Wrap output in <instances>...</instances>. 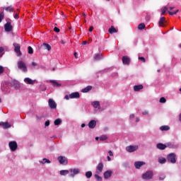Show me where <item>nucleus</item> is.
<instances>
[{"instance_id": "obj_38", "label": "nucleus", "mask_w": 181, "mask_h": 181, "mask_svg": "<svg viewBox=\"0 0 181 181\" xmlns=\"http://www.w3.org/2000/svg\"><path fill=\"white\" fill-rule=\"evenodd\" d=\"M28 53L29 54H33V48L30 46L28 47Z\"/></svg>"}, {"instance_id": "obj_14", "label": "nucleus", "mask_w": 181, "mask_h": 181, "mask_svg": "<svg viewBox=\"0 0 181 181\" xmlns=\"http://www.w3.org/2000/svg\"><path fill=\"white\" fill-rule=\"evenodd\" d=\"M156 146L158 149H160V151H163L166 149V148H168V146H166V144H163L162 143L157 144Z\"/></svg>"}, {"instance_id": "obj_42", "label": "nucleus", "mask_w": 181, "mask_h": 181, "mask_svg": "<svg viewBox=\"0 0 181 181\" xmlns=\"http://www.w3.org/2000/svg\"><path fill=\"white\" fill-rule=\"evenodd\" d=\"M4 18H5V14H4V13H0V23L2 22Z\"/></svg>"}, {"instance_id": "obj_55", "label": "nucleus", "mask_w": 181, "mask_h": 181, "mask_svg": "<svg viewBox=\"0 0 181 181\" xmlns=\"http://www.w3.org/2000/svg\"><path fill=\"white\" fill-rule=\"evenodd\" d=\"M32 66H33L35 67V66H37V63L32 62Z\"/></svg>"}, {"instance_id": "obj_50", "label": "nucleus", "mask_w": 181, "mask_h": 181, "mask_svg": "<svg viewBox=\"0 0 181 181\" xmlns=\"http://www.w3.org/2000/svg\"><path fill=\"white\" fill-rule=\"evenodd\" d=\"M14 18L15 19H19V15L18 13L15 14Z\"/></svg>"}, {"instance_id": "obj_59", "label": "nucleus", "mask_w": 181, "mask_h": 181, "mask_svg": "<svg viewBox=\"0 0 181 181\" xmlns=\"http://www.w3.org/2000/svg\"><path fill=\"white\" fill-rule=\"evenodd\" d=\"M107 160L110 162L111 160V157L107 156Z\"/></svg>"}, {"instance_id": "obj_30", "label": "nucleus", "mask_w": 181, "mask_h": 181, "mask_svg": "<svg viewBox=\"0 0 181 181\" xmlns=\"http://www.w3.org/2000/svg\"><path fill=\"white\" fill-rule=\"evenodd\" d=\"M94 60H101V59H103L102 55L100 54H96L94 57H93Z\"/></svg>"}, {"instance_id": "obj_48", "label": "nucleus", "mask_w": 181, "mask_h": 181, "mask_svg": "<svg viewBox=\"0 0 181 181\" xmlns=\"http://www.w3.org/2000/svg\"><path fill=\"white\" fill-rule=\"evenodd\" d=\"M45 127H49V125H50V121L47 120L45 123Z\"/></svg>"}, {"instance_id": "obj_63", "label": "nucleus", "mask_w": 181, "mask_h": 181, "mask_svg": "<svg viewBox=\"0 0 181 181\" xmlns=\"http://www.w3.org/2000/svg\"><path fill=\"white\" fill-rule=\"evenodd\" d=\"M173 9H175V7H170V11H172Z\"/></svg>"}, {"instance_id": "obj_31", "label": "nucleus", "mask_w": 181, "mask_h": 181, "mask_svg": "<svg viewBox=\"0 0 181 181\" xmlns=\"http://www.w3.org/2000/svg\"><path fill=\"white\" fill-rule=\"evenodd\" d=\"M158 162L159 163H161V164L166 163V158L163 157H160L158 158Z\"/></svg>"}, {"instance_id": "obj_2", "label": "nucleus", "mask_w": 181, "mask_h": 181, "mask_svg": "<svg viewBox=\"0 0 181 181\" xmlns=\"http://www.w3.org/2000/svg\"><path fill=\"white\" fill-rule=\"evenodd\" d=\"M142 177L144 180H151L153 177V171L148 170L146 172L142 175Z\"/></svg>"}, {"instance_id": "obj_45", "label": "nucleus", "mask_w": 181, "mask_h": 181, "mask_svg": "<svg viewBox=\"0 0 181 181\" xmlns=\"http://www.w3.org/2000/svg\"><path fill=\"white\" fill-rule=\"evenodd\" d=\"M54 31H55L56 33H60V29L57 27H54Z\"/></svg>"}, {"instance_id": "obj_44", "label": "nucleus", "mask_w": 181, "mask_h": 181, "mask_svg": "<svg viewBox=\"0 0 181 181\" xmlns=\"http://www.w3.org/2000/svg\"><path fill=\"white\" fill-rule=\"evenodd\" d=\"M139 60H141V62H143V63H145V62H146V60L145 59V57H139Z\"/></svg>"}, {"instance_id": "obj_41", "label": "nucleus", "mask_w": 181, "mask_h": 181, "mask_svg": "<svg viewBox=\"0 0 181 181\" xmlns=\"http://www.w3.org/2000/svg\"><path fill=\"white\" fill-rule=\"evenodd\" d=\"M160 103L165 104V103H166V98L162 97L160 98Z\"/></svg>"}, {"instance_id": "obj_13", "label": "nucleus", "mask_w": 181, "mask_h": 181, "mask_svg": "<svg viewBox=\"0 0 181 181\" xmlns=\"http://www.w3.org/2000/svg\"><path fill=\"white\" fill-rule=\"evenodd\" d=\"M143 165H145L144 161H136L134 163L136 169H141V166H143Z\"/></svg>"}, {"instance_id": "obj_11", "label": "nucleus", "mask_w": 181, "mask_h": 181, "mask_svg": "<svg viewBox=\"0 0 181 181\" xmlns=\"http://www.w3.org/2000/svg\"><path fill=\"white\" fill-rule=\"evenodd\" d=\"M4 29L6 32H11L13 29L12 24L10 22H7L4 25Z\"/></svg>"}, {"instance_id": "obj_20", "label": "nucleus", "mask_w": 181, "mask_h": 181, "mask_svg": "<svg viewBox=\"0 0 181 181\" xmlns=\"http://www.w3.org/2000/svg\"><path fill=\"white\" fill-rule=\"evenodd\" d=\"M103 169H104V164L103 163H100L97 166V170H98L99 173L103 172Z\"/></svg>"}, {"instance_id": "obj_18", "label": "nucleus", "mask_w": 181, "mask_h": 181, "mask_svg": "<svg viewBox=\"0 0 181 181\" xmlns=\"http://www.w3.org/2000/svg\"><path fill=\"white\" fill-rule=\"evenodd\" d=\"M108 32H109V33H110V35H112L113 33H118V30H116L115 27H114V25H112L108 29Z\"/></svg>"}, {"instance_id": "obj_57", "label": "nucleus", "mask_w": 181, "mask_h": 181, "mask_svg": "<svg viewBox=\"0 0 181 181\" xmlns=\"http://www.w3.org/2000/svg\"><path fill=\"white\" fill-rule=\"evenodd\" d=\"M61 43H62V45H65V44H66V42H65L63 40H61Z\"/></svg>"}, {"instance_id": "obj_8", "label": "nucleus", "mask_w": 181, "mask_h": 181, "mask_svg": "<svg viewBox=\"0 0 181 181\" xmlns=\"http://www.w3.org/2000/svg\"><path fill=\"white\" fill-rule=\"evenodd\" d=\"M48 104H49V108H52V110H54L57 107L56 102H54L53 99H49L48 101Z\"/></svg>"}, {"instance_id": "obj_16", "label": "nucleus", "mask_w": 181, "mask_h": 181, "mask_svg": "<svg viewBox=\"0 0 181 181\" xmlns=\"http://www.w3.org/2000/svg\"><path fill=\"white\" fill-rule=\"evenodd\" d=\"M0 126L4 127V128L5 129H8V128H11V124L8 122H0Z\"/></svg>"}, {"instance_id": "obj_43", "label": "nucleus", "mask_w": 181, "mask_h": 181, "mask_svg": "<svg viewBox=\"0 0 181 181\" xmlns=\"http://www.w3.org/2000/svg\"><path fill=\"white\" fill-rule=\"evenodd\" d=\"M177 12H179V10H177L174 12L168 11V13H169V15L173 16V15H176V13H177Z\"/></svg>"}, {"instance_id": "obj_47", "label": "nucleus", "mask_w": 181, "mask_h": 181, "mask_svg": "<svg viewBox=\"0 0 181 181\" xmlns=\"http://www.w3.org/2000/svg\"><path fill=\"white\" fill-rule=\"evenodd\" d=\"M166 178V175H162L161 177H159V180H165Z\"/></svg>"}, {"instance_id": "obj_56", "label": "nucleus", "mask_w": 181, "mask_h": 181, "mask_svg": "<svg viewBox=\"0 0 181 181\" xmlns=\"http://www.w3.org/2000/svg\"><path fill=\"white\" fill-rule=\"evenodd\" d=\"M108 153H109L110 156H112V155H113L112 151H108Z\"/></svg>"}, {"instance_id": "obj_32", "label": "nucleus", "mask_w": 181, "mask_h": 181, "mask_svg": "<svg viewBox=\"0 0 181 181\" xmlns=\"http://www.w3.org/2000/svg\"><path fill=\"white\" fill-rule=\"evenodd\" d=\"M138 29L139 30H144V29H145V23H140L138 26Z\"/></svg>"}, {"instance_id": "obj_19", "label": "nucleus", "mask_w": 181, "mask_h": 181, "mask_svg": "<svg viewBox=\"0 0 181 181\" xmlns=\"http://www.w3.org/2000/svg\"><path fill=\"white\" fill-rule=\"evenodd\" d=\"M24 81L26 83V84H30V85L33 86V84H35V81H33V80L30 79V78H25L24 79Z\"/></svg>"}, {"instance_id": "obj_6", "label": "nucleus", "mask_w": 181, "mask_h": 181, "mask_svg": "<svg viewBox=\"0 0 181 181\" xmlns=\"http://www.w3.org/2000/svg\"><path fill=\"white\" fill-rule=\"evenodd\" d=\"M8 146L12 152H15V151L18 149V143H16V141H10L8 144Z\"/></svg>"}, {"instance_id": "obj_60", "label": "nucleus", "mask_w": 181, "mask_h": 181, "mask_svg": "<svg viewBox=\"0 0 181 181\" xmlns=\"http://www.w3.org/2000/svg\"><path fill=\"white\" fill-rule=\"evenodd\" d=\"M86 43H87V41H83V42H82V45H86Z\"/></svg>"}, {"instance_id": "obj_58", "label": "nucleus", "mask_w": 181, "mask_h": 181, "mask_svg": "<svg viewBox=\"0 0 181 181\" xmlns=\"http://www.w3.org/2000/svg\"><path fill=\"white\" fill-rule=\"evenodd\" d=\"M136 122H139V117H136Z\"/></svg>"}, {"instance_id": "obj_4", "label": "nucleus", "mask_w": 181, "mask_h": 181, "mask_svg": "<svg viewBox=\"0 0 181 181\" xmlns=\"http://www.w3.org/2000/svg\"><path fill=\"white\" fill-rule=\"evenodd\" d=\"M70 98H80V93L74 92L65 96V100H69Z\"/></svg>"}, {"instance_id": "obj_51", "label": "nucleus", "mask_w": 181, "mask_h": 181, "mask_svg": "<svg viewBox=\"0 0 181 181\" xmlns=\"http://www.w3.org/2000/svg\"><path fill=\"white\" fill-rule=\"evenodd\" d=\"M148 111H144L142 112L143 115H148Z\"/></svg>"}, {"instance_id": "obj_24", "label": "nucleus", "mask_w": 181, "mask_h": 181, "mask_svg": "<svg viewBox=\"0 0 181 181\" xmlns=\"http://www.w3.org/2000/svg\"><path fill=\"white\" fill-rule=\"evenodd\" d=\"M93 89V86H88L86 88L82 89V93H88V91H91Z\"/></svg>"}, {"instance_id": "obj_17", "label": "nucleus", "mask_w": 181, "mask_h": 181, "mask_svg": "<svg viewBox=\"0 0 181 181\" xmlns=\"http://www.w3.org/2000/svg\"><path fill=\"white\" fill-rule=\"evenodd\" d=\"M112 175V171L111 170H107L103 174L105 179H109V177H111Z\"/></svg>"}, {"instance_id": "obj_39", "label": "nucleus", "mask_w": 181, "mask_h": 181, "mask_svg": "<svg viewBox=\"0 0 181 181\" xmlns=\"http://www.w3.org/2000/svg\"><path fill=\"white\" fill-rule=\"evenodd\" d=\"M14 87L16 88H19V87H21V84H19V82L18 81H14Z\"/></svg>"}, {"instance_id": "obj_52", "label": "nucleus", "mask_w": 181, "mask_h": 181, "mask_svg": "<svg viewBox=\"0 0 181 181\" xmlns=\"http://www.w3.org/2000/svg\"><path fill=\"white\" fill-rule=\"evenodd\" d=\"M166 146L168 147H169V148H172V144H170V143H168L167 144H166Z\"/></svg>"}, {"instance_id": "obj_40", "label": "nucleus", "mask_w": 181, "mask_h": 181, "mask_svg": "<svg viewBox=\"0 0 181 181\" xmlns=\"http://www.w3.org/2000/svg\"><path fill=\"white\" fill-rule=\"evenodd\" d=\"M166 11H168V7L164 6L163 10H162L161 15H165V13H166Z\"/></svg>"}, {"instance_id": "obj_28", "label": "nucleus", "mask_w": 181, "mask_h": 181, "mask_svg": "<svg viewBox=\"0 0 181 181\" xmlns=\"http://www.w3.org/2000/svg\"><path fill=\"white\" fill-rule=\"evenodd\" d=\"M5 11H6L7 12H13V11H15V8H13V7H12L11 6H9L8 7H6Z\"/></svg>"}, {"instance_id": "obj_33", "label": "nucleus", "mask_w": 181, "mask_h": 181, "mask_svg": "<svg viewBox=\"0 0 181 181\" xmlns=\"http://www.w3.org/2000/svg\"><path fill=\"white\" fill-rule=\"evenodd\" d=\"M54 125L57 126V125H60V124H62V119H55V121L54 122Z\"/></svg>"}, {"instance_id": "obj_54", "label": "nucleus", "mask_w": 181, "mask_h": 181, "mask_svg": "<svg viewBox=\"0 0 181 181\" xmlns=\"http://www.w3.org/2000/svg\"><path fill=\"white\" fill-rule=\"evenodd\" d=\"M130 119H132V118H135V115L132 114L129 117Z\"/></svg>"}, {"instance_id": "obj_3", "label": "nucleus", "mask_w": 181, "mask_h": 181, "mask_svg": "<svg viewBox=\"0 0 181 181\" xmlns=\"http://www.w3.org/2000/svg\"><path fill=\"white\" fill-rule=\"evenodd\" d=\"M167 160L170 163H176V154L175 153H171L168 155Z\"/></svg>"}, {"instance_id": "obj_1", "label": "nucleus", "mask_w": 181, "mask_h": 181, "mask_svg": "<svg viewBox=\"0 0 181 181\" xmlns=\"http://www.w3.org/2000/svg\"><path fill=\"white\" fill-rule=\"evenodd\" d=\"M18 70H21L23 73H28V66L23 61H18L17 63Z\"/></svg>"}, {"instance_id": "obj_53", "label": "nucleus", "mask_w": 181, "mask_h": 181, "mask_svg": "<svg viewBox=\"0 0 181 181\" xmlns=\"http://www.w3.org/2000/svg\"><path fill=\"white\" fill-rule=\"evenodd\" d=\"M94 29V28L93 27V26H90V28H89V32H93V30Z\"/></svg>"}, {"instance_id": "obj_46", "label": "nucleus", "mask_w": 181, "mask_h": 181, "mask_svg": "<svg viewBox=\"0 0 181 181\" xmlns=\"http://www.w3.org/2000/svg\"><path fill=\"white\" fill-rule=\"evenodd\" d=\"M4 66H0V74H2V73H4Z\"/></svg>"}, {"instance_id": "obj_7", "label": "nucleus", "mask_w": 181, "mask_h": 181, "mask_svg": "<svg viewBox=\"0 0 181 181\" xmlns=\"http://www.w3.org/2000/svg\"><path fill=\"white\" fill-rule=\"evenodd\" d=\"M138 146H129L126 147V151L127 152H135V151H138Z\"/></svg>"}, {"instance_id": "obj_27", "label": "nucleus", "mask_w": 181, "mask_h": 181, "mask_svg": "<svg viewBox=\"0 0 181 181\" xmlns=\"http://www.w3.org/2000/svg\"><path fill=\"white\" fill-rule=\"evenodd\" d=\"M69 171L68 170H62L60 171V175L62 176H66V175H69Z\"/></svg>"}, {"instance_id": "obj_36", "label": "nucleus", "mask_w": 181, "mask_h": 181, "mask_svg": "<svg viewBox=\"0 0 181 181\" xmlns=\"http://www.w3.org/2000/svg\"><path fill=\"white\" fill-rule=\"evenodd\" d=\"M108 139V137H107V136H105V135H103L99 138L100 141H106V139Z\"/></svg>"}, {"instance_id": "obj_35", "label": "nucleus", "mask_w": 181, "mask_h": 181, "mask_svg": "<svg viewBox=\"0 0 181 181\" xmlns=\"http://www.w3.org/2000/svg\"><path fill=\"white\" fill-rule=\"evenodd\" d=\"M86 176L88 177V179H90V177L93 176V173L91 171H88L86 173Z\"/></svg>"}, {"instance_id": "obj_37", "label": "nucleus", "mask_w": 181, "mask_h": 181, "mask_svg": "<svg viewBox=\"0 0 181 181\" xmlns=\"http://www.w3.org/2000/svg\"><path fill=\"white\" fill-rule=\"evenodd\" d=\"M95 177L96 180H98V181H103V177H101L98 174L95 175Z\"/></svg>"}, {"instance_id": "obj_29", "label": "nucleus", "mask_w": 181, "mask_h": 181, "mask_svg": "<svg viewBox=\"0 0 181 181\" xmlns=\"http://www.w3.org/2000/svg\"><path fill=\"white\" fill-rule=\"evenodd\" d=\"M92 105L93 107H94V108H98V107H100V102L98 101L93 102Z\"/></svg>"}, {"instance_id": "obj_34", "label": "nucleus", "mask_w": 181, "mask_h": 181, "mask_svg": "<svg viewBox=\"0 0 181 181\" xmlns=\"http://www.w3.org/2000/svg\"><path fill=\"white\" fill-rule=\"evenodd\" d=\"M40 163L45 164V163H50V160L47 158H44L42 160L40 161Z\"/></svg>"}, {"instance_id": "obj_62", "label": "nucleus", "mask_w": 181, "mask_h": 181, "mask_svg": "<svg viewBox=\"0 0 181 181\" xmlns=\"http://www.w3.org/2000/svg\"><path fill=\"white\" fill-rule=\"evenodd\" d=\"M74 56H75L76 59H77V52H74Z\"/></svg>"}, {"instance_id": "obj_61", "label": "nucleus", "mask_w": 181, "mask_h": 181, "mask_svg": "<svg viewBox=\"0 0 181 181\" xmlns=\"http://www.w3.org/2000/svg\"><path fill=\"white\" fill-rule=\"evenodd\" d=\"M84 127H86V124H81V128H84Z\"/></svg>"}, {"instance_id": "obj_12", "label": "nucleus", "mask_w": 181, "mask_h": 181, "mask_svg": "<svg viewBox=\"0 0 181 181\" xmlns=\"http://www.w3.org/2000/svg\"><path fill=\"white\" fill-rule=\"evenodd\" d=\"M58 160L61 165H67L68 162H67V158H66V157L59 156Z\"/></svg>"}, {"instance_id": "obj_26", "label": "nucleus", "mask_w": 181, "mask_h": 181, "mask_svg": "<svg viewBox=\"0 0 181 181\" xmlns=\"http://www.w3.org/2000/svg\"><path fill=\"white\" fill-rule=\"evenodd\" d=\"M160 131H169L170 129V127L168 125L161 126L160 127Z\"/></svg>"}, {"instance_id": "obj_49", "label": "nucleus", "mask_w": 181, "mask_h": 181, "mask_svg": "<svg viewBox=\"0 0 181 181\" xmlns=\"http://www.w3.org/2000/svg\"><path fill=\"white\" fill-rule=\"evenodd\" d=\"M5 50V49L2 47H0V54L2 53V52H4Z\"/></svg>"}, {"instance_id": "obj_23", "label": "nucleus", "mask_w": 181, "mask_h": 181, "mask_svg": "<svg viewBox=\"0 0 181 181\" xmlns=\"http://www.w3.org/2000/svg\"><path fill=\"white\" fill-rule=\"evenodd\" d=\"M144 88L143 85H136L134 86V91H140V90H142Z\"/></svg>"}, {"instance_id": "obj_9", "label": "nucleus", "mask_w": 181, "mask_h": 181, "mask_svg": "<svg viewBox=\"0 0 181 181\" xmlns=\"http://www.w3.org/2000/svg\"><path fill=\"white\" fill-rule=\"evenodd\" d=\"M70 172H71V174H70L71 177H74L75 175H78V173H80V169H78V168H74V169L71 168Z\"/></svg>"}, {"instance_id": "obj_21", "label": "nucleus", "mask_w": 181, "mask_h": 181, "mask_svg": "<svg viewBox=\"0 0 181 181\" xmlns=\"http://www.w3.org/2000/svg\"><path fill=\"white\" fill-rule=\"evenodd\" d=\"M42 47H44L45 50H48V52H50L52 50V46L47 43H44L42 45Z\"/></svg>"}, {"instance_id": "obj_15", "label": "nucleus", "mask_w": 181, "mask_h": 181, "mask_svg": "<svg viewBox=\"0 0 181 181\" xmlns=\"http://www.w3.org/2000/svg\"><path fill=\"white\" fill-rule=\"evenodd\" d=\"M95 125H97V122L95 120H91L88 123V127L90 129L95 128Z\"/></svg>"}, {"instance_id": "obj_64", "label": "nucleus", "mask_w": 181, "mask_h": 181, "mask_svg": "<svg viewBox=\"0 0 181 181\" xmlns=\"http://www.w3.org/2000/svg\"><path fill=\"white\" fill-rule=\"evenodd\" d=\"M98 139H100L99 137H95V140H96V141H98Z\"/></svg>"}, {"instance_id": "obj_25", "label": "nucleus", "mask_w": 181, "mask_h": 181, "mask_svg": "<svg viewBox=\"0 0 181 181\" xmlns=\"http://www.w3.org/2000/svg\"><path fill=\"white\" fill-rule=\"evenodd\" d=\"M165 22H166L165 17L160 18L159 21L160 26H162V27L165 26Z\"/></svg>"}, {"instance_id": "obj_22", "label": "nucleus", "mask_w": 181, "mask_h": 181, "mask_svg": "<svg viewBox=\"0 0 181 181\" xmlns=\"http://www.w3.org/2000/svg\"><path fill=\"white\" fill-rule=\"evenodd\" d=\"M49 83H52L53 87H61L62 86V84L59 83L56 81L51 80V81H49Z\"/></svg>"}, {"instance_id": "obj_5", "label": "nucleus", "mask_w": 181, "mask_h": 181, "mask_svg": "<svg viewBox=\"0 0 181 181\" xmlns=\"http://www.w3.org/2000/svg\"><path fill=\"white\" fill-rule=\"evenodd\" d=\"M14 52L16 53L17 56H22V52H21V45L18 43H13Z\"/></svg>"}, {"instance_id": "obj_10", "label": "nucleus", "mask_w": 181, "mask_h": 181, "mask_svg": "<svg viewBox=\"0 0 181 181\" xmlns=\"http://www.w3.org/2000/svg\"><path fill=\"white\" fill-rule=\"evenodd\" d=\"M122 63L123 64H126V66H129V63H131V59L128 56L122 57Z\"/></svg>"}]
</instances>
